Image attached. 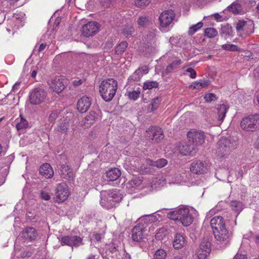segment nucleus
<instances>
[{
    "mask_svg": "<svg viewBox=\"0 0 259 259\" xmlns=\"http://www.w3.org/2000/svg\"><path fill=\"white\" fill-rule=\"evenodd\" d=\"M193 208L185 205H180L174 210L168 213L167 217L171 220L180 222L182 225L187 227L190 225L193 221L192 212L194 211Z\"/></svg>",
    "mask_w": 259,
    "mask_h": 259,
    "instance_id": "obj_1",
    "label": "nucleus"
},
{
    "mask_svg": "<svg viewBox=\"0 0 259 259\" xmlns=\"http://www.w3.org/2000/svg\"><path fill=\"white\" fill-rule=\"evenodd\" d=\"M118 88L117 81L112 78L102 80L99 85V93L106 102L112 100Z\"/></svg>",
    "mask_w": 259,
    "mask_h": 259,
    "instance_id": "obj_2",
    "label": "nucleus"
},
{
    "mask_svg": "<svg viewBox=\"0 0 259 259\" xmlns=\"http://www.w3.org/2000/svg\"><path fill=\"white\" fill-rule=\"evenodd\" d=\"M100 204L103 207L111 209L121 200V197L116 190L104 191L101 192Z\"/></svg>",
    "mask_w": 259,
    "mask_h": 259,
    "instance_id": "obj_3",
    "label": "nucleus"
},
{
    "mask_svg": "<svg viewBox=\"0 0 259 259\" xmlns=\"http://www.w3.org/2000/svg\"><path fill=\"white\" fill-rule=\"evenodd\" d=\"M237 146L236 141L231 142L229 139L222 137L217 143L216 153L220 157H226Z\"/></svg>",
    "mask_w": 259,
    "mask_h": 259,
    "instance_id": "obj_4",
    "label": "nucleus"
},
{
    "mask_svg": "<svg viewBox=\"0 0 259 259\" xmlns=\"http://www.w3.org/2000/svg\"><path fill=\"white\" fill-rule=\"evenodd\" d=\"M240 126L246 132H254L259 130V114L244 117L241 121Z\"/></svg>",
    "mask_w": 259,
    "mask_h": 259,
    "instance_id": "obj_5",
    "label": "nucleus"
},
{
    "mask_svg": "<svg viewBox=\"0 0 259 259\" xmlns=\"http://www.w3.org/2000/svg\"><path fill=\"white\" fill-rule=\"evenodd\" d=\"M160 26L163 31H166L172 25L176 20V15L174 11L168 10L163 11L159 17Z\"/></svg>",
    "mask_w": 259,
    "mask_h": 259,
    "instance_id": "obj_6",
    "label": "nucleus"
},
{
    "mask_svg": "<svg viewBox=\"0 0 259 259\" xmlns=\"http://www.w3.org/2000/svg\"><path fill=\"white\" fill-rule=\"evenodd\" d=\"M47 96V93L44 89L35 88L30 92L29 102L32 105H39L45 101Z\"/></svg>",
    "mask_w": 259,
    "mask_h": 259,
    "instance_id": "obj_7",
    "label": "nucleus"
},
{
    "mask_svg": "<svg viewBox=\"0 0 259 259\" xmlns=\"http://www.w3.org/2000/svg\"><path fill=\"white\" fill-rule=\"evenodd\" d=\"M236 29L239 35L242 37L253 32L254 24L251 20H241L237 24Z\"/></svg>",
    "mask_w": 259,
    "mask_h": 259,
    "instance_id": "obj_8",
    "label": "nucleus"
},
{
    "mask_svg": "<svg viewBox=\"0 0 259 259\" xmlns=\"http://www.w3.org/2000/svg\"><path fill=\"white\" fill-rule=\"evenodd\" d=\"M187 136L189 140L195 146H200L204 143L205 135L201 131L191 130L187 133Z\"/></svg>",
    "mask_w": 259,
    "mask_h": 259,
    "instance_id": "obj_9",
    "label": "nucleus"
},
{
    "mask_svg": "<svg viewBox=\"0 0 259 259\" xmlns=\"http://www.w3.org/2000/svg\"><path fill=\"white\" fill-rule=\"evenodd\" d=\"M211 250L210 242L207 239H203L196 251L198 258L199 259H207Z\"/></svg>",
    "mask_w": 259,
    "mask_h": 259,
    "instance_id": "obj_10",
    "label": "nucleus"
},
{
    "mask_svg": "<svg viewBox=\"0 0 259 259\" xmlns=\"http://www.w3.org/2000/svg\"><path fill=\"white\" fill-rule=\"evenodd\" d=\"M65 78L63 76H56L54 78L48 81L50 88L56 93L59 94L65 89Z\"/></svg>",
    "mask_w": 259,
    "mask_h": 259,
    "instance_id": "obj_11",
    "label": "nucleus"
},
{
    "mask_svg": "<svg viewBox=\"0 0 259 259\" xmlns=\"http://www.w3.org/2000/svg\"><path fill=\"white\" fill-rule=\"evenodd\" d=\"M99 30V25L96 22L90 21L84 24L82 28V33L86 37L96 34Z\"/></svg>",
    "mask_w": 259,
    "mask_h": 259,
    "instance_id": "obj_12",
    "label": "nucleus"
},
{
    "mask_svg": "<svg viewBox=\"0 0 259 259\" xmlns=\"http://www.w3.org/2000/svg\"><path fill=\"white\" fill-rule=\"evenodd\" d=\"M213 233L215 239L223 246L226 245L229 243L230 234L226 227L219 230H215Z\"/></svg>",
    "mask_w": 259,
    "mask_h": 259,
    "instance_id": "obj_13",
    "label": "nucleus"
},
{
    "mask_svg": "<svg viewBox=\"0 0 259 259\" xmlns=\"http://www.w3.org/2000/svg\"><path fill=\"white\" fill-rule=\"evenodd\" d=\"M147 133V136L154 142H159L164 138L161 128L157 126L150 127Z\"/></svg>",
    "mask_w": 259,
    "mask_h": 259,
    "instance_id": "obj_14",
    "label": "nucleus"
},
{
    "mask_svg": "<svg viewBox=\"0 0 259 259\" xmlns=\"http://www.w3.org/2000/svg\"><path fill=\"white\" fill-rule=\"evenodd\" d=\"M190 170L195 174H202L206 173L208 170L206 164L203 161L196 160L191 164Z\"/></svg>",
    "mask_w": 259,
    "mask_h": 259,
    "instance_id": "obj_15",
    "label": "nucleus"
},
{
    "mask_svg": "<svg viewBox=\"0 0 259 259\" xmlns=\"http://www.w3.org/2000/svg\"><path fill=\"white\" fill-rule=\"evenodd\" d=\"M147 184L145 181H141L140 179L134 178L128 184L127 188L129 193H136L137 190L142 189L143 187H146Z\"/></svg>",
    "mask_w": 259,
    "mask_h": 259,
    "instance_id": "obj_16",
    "label": "nucleus"
},
{
    "mask_svg": "<svg viewBox=\"0 0 259 259\" xmlns=\"http://www.w3.org/2000/svg\"><path fill=\"white\" fill-rule=\"evenodd\" d=\"M166 184V179L164 176L160 175L155 178H152L149 180L146 187H150L152 189H156L164 186Z\"/></svg>",
    "mask_w": 259,
    "mask_h": 259,
    "instance_id": "obj_17",
    "label": "nucleus"
},
{
    "mask_svg": "<svg viewBox=\"0 0 259 259\" xmlns=\"http://www.w3.org/2000/svg\"><path fill=\"white\" fill-rule=\"evenodd\" d=\"M187 241L185 236L181 233H177L174 235L172 240V246L175 249H180L185 247Z\"/></svg>",
    "mask_w": 259,
    "mask_h": 259,
    "instance_id": "obj_18",
    "label": "nucleus"
},
{
    "mask_svg": "<svg viewBox=\"0 0 259 259\" xmlns=\"http://www.w3.org/2000/svg\"><path fill=\"white\" fill-rule=\"evenodd\" d=\"M91 105V101L90 98L83 96L78 100L77 108L80 113H85L88 110Z\"/></svg>",
    "mask_w": 259,
    "mask_h": 259,
    "instance_id": "obj_19",
    "label": "nucleus"
},
{
    "mask_svg": "<svg viewBox=\"0 0 259 259\" xmlns=\"http://www.w3.org/2000/svg\"><path fill=\"white\" fill-rule=\"evenodd\" d=\"M127 91L126 95L131 100H137L139 97L141 93V89L139 86L126 85Z\"/></svg>",
    "mask_w": 259,
    "mask_h": 259,
    "instance_id": "obj_20",
    "label": "nucleus"
},
{
    "mask_svg": "<svg viewBox=\"0 0 259 259\" xmlns=\"http://www.w3.org/2000/svg\"><path fill=\"white\" fill-rule=\"evenodd\" d=\"M210 224L213 232L226 227L224 218L221 216L213 217L211 219Z\"/></svg>",
    "mask_w": 259,
    "mask_h": 259,
    "instance_id": "obj_21",
    "label": "nucleus"
},
{
    "mask_svg": "<svg viewBox=\"0 0 259 259\" xmlns=\"http://www.w3.org/2000/svg\"><path fill=\"white\" fill-rule=\"evenodd\" d=\"M22 237L28 241L34 240L37 236V233L35 228L33 227H27L25 228L22 232Z\"/></svg>",
    "mask_w": 259,
    "mask_h": 259,
    "instance_id": "obj_22",
    "label": "nucleus"
},
{
    "mask_svg": "<svg viewBox=\"0 0 259 259\" xmlns=\"http://www.w3.org/2000/svg\"><path fill=\"white\" fill-rule=\"evenodd\" d=\"M97 118V114L94 111H91L81 121V125L85 128L91 126L94 124Z\"/></svg>",
    "mask_w": 259,
    "mask_h": 259,
    "instance_id": "obj_23",
    "label": "nucleus"
},
{
    "mask_svg": "<svg viewBox=\"0 0 259 259\" xmlns=\"http://www.w3.org/2000/svg\"><path fill=\"white\" fill-rule=\"evenodd\" d=\"M39 173L46 178L49 179L53 176L54 170L49 163H46L40 167Z\"/></svg>",
    "mask_w": 259,
    "mask_h": 259,
    "instance_id": "obj_24",
    "label": "nucleus"
},
{
    "mask_svg": "<svg viewBox=\"0 0 259 259\" xmlns=\"http://www.w3.org/2000/svg\"><path fill=\"white\" fill-rule=\"evenodd\" d=\"M65 183L58 185L56 189V201L60 203L65 201Z\"/></svg>",
    "mask_w": 259,
    "mask_h": 259,
    "instance_id": "obj_25",
    "label": "nucleus"
},
{
    "mask_svg": "<svg viewBox=\"0 0 259 259\" xmlns=\"http://www.w3.org/2000/svg\"><path fill=\"white\" fill-rule=\"evenodd\" d=\"M144 228L141 226H136L132 230V238L135 241L140 242L143 237Z\"/></svg>",
    "mask_w": 259,
    "mask_h": 259,
    "instance_id": "obj_26",
    "label": "nucleus"
},
{
    "mask_svg": "<svg viewBox=\"0 0 259 259\" xmlns=\"http://www.w3.org/2000/svg\"><path fill=\"white\" fill-rule=\"evenodd\" d=\"M209 84V81L206 79H199L193 82L189 85V88L191 90L196 89L200 90L207 87Z\"/></svg>",
    "mask_w": 259,
    "mask_h": 259,
    "instance_id": "obj_27",
    "label": "nucleus"
},
{
    "mask_svg": "<svg viewBox=\"0 0 259 259\" xmlns=\"http://www.w3.org/2000/svg\"><path fill=\"white\" fill-rule=\"evenodd\" d=\"M82 244V239L77 236H66V245L77 247Z\"/></svg>",
    "mask_w": 259,
    "mask_h": 259,
    "instance_id": "obj_28",
    "label": "nucleus"
},
{
    "mask_svg": "<svg viewBox=\"0 0 259 259\" xmlns=\"http://www.w3.org/2000/svg\"><path fill=\"white\" fill-rule=\"evenodd\" d=\"M140 70H136L135 72L129 77L126 85L139 86L138 83L142 77V74L139 72Z\"/></svg>",
    "mask_w": 259,
    "mask_h": 259,
    "instance_id": "obj_29",
    "label": "nucleus"
},
{
    "mask_svg": "<svg viewBox=\"0 0 259 259\" xmlns=\"http://www.w3.org/2000/svg\"><path fill=\"white\" fill-rule=\"evenodd\" d=\"M146 163L147 165L151 166V167H156L157 168H161L164 167L167 164V161L164 158H161L156 161L147 159Z\"/></svg>",
    "mask_w": 259,
    "mask_h": 259,
    "instance_id": "obj_30",
    "label": "nucleus"
},
{
    "mask_svg": "<svg viewBox=\"0 0 259 259\" xmlns=\"http://www.w3.org/2000/svg\"><path fill=\"white\" fill-rule=\"evenodd\" d=\"M120 175V170L117 168H114L106 172L107 180L109 181H114L116 180Z\"/></svg>",
    "mask_w": 259,
    "mask_h": 259,
    "instance_id": "obj_31",
    "label": "nucleus"
},
{
    "mask_svg": "<svg viewBox=\"0 0 259 259\" xmlns=\"http://www.w3.org/2000/svg\"><path fill=\"white\" fill-rule=\"evenodd\" d=\"M127 24L125 25L122 30V33L126 37L128 38L132 36L135 31L133 23H131L130 20H127Z\"/></svg>",
    "mask_w": 259,
    "mask_h": 259,
    "instance_id": "obj_32",
    "label": "nucleus"
},
{
    "mask_svg": "<svg viewBox=\"0 0 259 259\" xmlns=\"http://www.w3.org/2000/svg\"><path fill=\"white\" fill-rule=\"evenodd\" d=\"M230 207H231L232 210L235 212V217H237V216L239 214V213L243 208L242 203L239 201L237 200L231 201L230 203Z\"/></svg>",
    "mask_w": 259,
    "mask_h": 259,
    "instance_id": "obj_33",
    "label": "nucleus"
},
{
    "mask_svg": "<svg viewBox=\"0 0 259 259\" xmlns=\"http://www.w3.org/2000/svg\"><path fill=\"white\" fill-rule=\"evenodd\" d=\"M221 33L226 39L231 37L233 35V30L231 26L228 24L222 25Z\"/></svg>",
    "mask_w": 259,
    "mask_h": 259,
    "instance_id": "obj_34",
    "label": "nucleus"
},
{
    "mask_svg": "<svg viewBox=\"0 0 259 259\" xmlns=\"http://www.w3.org/2000/svg\"><path fill=\"white\" fill-rule=\"evenodd\" d=\"M241 0H238L228 7L229 11L234 14H239L242 13V6L240 2Z\"/></svg>",
    "mask_w": 259,
    "mask_h": 259,
    "instance_id": "obj_35",
    "label": "nucleus"
},
{
    "mask_svg": "<svg viewBox=\"0 0 259 259\" xmlns=\"http://www.w3.org/2000/svg\"><path fill=\"white\" fill-rule=\"evenodd\" d=\"M228 109V107L225 104L220 105L218 107V119L219 121H222L224 120Z\"/></svg>",
    "mask_w": 259,
    "mask_h": 259,
    "instance_id": "obj_36",
    "label": "nucleus"
},
{
    "mask_svg": "<svg viewBox=\"0 0 259 259\" xmlns=\"http://www.w3.org/2000/svg\"><path fill=\"white\" fill-rule=\"evenodd\" d=\"M179 151L182 155L186 156L191 153L192 149L189 145L187 144L184 143L180 145Z\"/></svg>",
    "mask_w": 259,
    "mask_h": 259,
    "instance_id": "obj_37",
    "label": "nucleus"
},
{
    "mask_svg": "<svg viewBox=\"0 0 259 259\" xmlns=\"http://www.w3.org/2000/svg\"><path fill=\"white\" fill-rule=\"evenodd\" d=\"M153 257L154 259H166L167 252L164 249L159 248L155 251Z\"/></svg>",
    "mask_w": 259,
    "mask_h": 259,
    "instance_id": "obj_38",
    "label": "nucleus"
},
{
    "mask_svg": "<svg viewBox=\"0 0 259 259\" xmlns=\"http://www.w3.org/2000/svg\"><path fill=\"white\" fill-rule=\"evenodd\" d=\"M167 230L165 227L159 228L156 232L155 234V238L158 240H162L164 237L167 234Z\"/></svg>",
    "mask_w": 259,
    "mask_h": 259,
    "instance_id": "obj_39",
    "label": "nucleus"
},
{
    "mask_svg": "<svg viewBox=\"0 0 259 259\" xmlns=\"http://www.w3.org/2000/svg\"><path fill=\"white\" fill-rule=\"evenodd\" d=\"M17 124L16 127L18 131L26 128L28 125V122L26 120L21 116L20 119H17Z\"/></svg>",
    "mask_w": 259,
    "mask_h": 259,
    "instance_id": "obj_40",
    "label": "nucleus"
},
{
    "mask_svg": "<svg viewBox=\"0 0 259 259\" xmlns=\"http://www.w3.org/2000/svg\"><path fill=\"white\" fill-rule=\"evenodd\" d=\"M183 177L180 174H177L174 177L169 179V184H181L183 182Z\"/></svg>",
    "mask_w": 259,
    "mask_h": 259,
    "instance_id": "obj_41",
    "label": "nucleus"
},
{
    "mask_svg": "<svg viewBox=\"0 0 259 259\" xmlns=\"http://www.w3.org/2000/svg\"><path fill=\"white\" fill-rule=\"evenodd\" d=\"M203 26V23L202 22H199L196 24L190 26L189 28L188 33L190 35H192L197 32L199 29L202 28Z\"/></svg>",
    "mask_w": 259,
    "mask_h": 259,
    "instance_id": "obj_42",
    "label": "nucleus"
},
{
    "mask_svg": "<svg viewBox=\"0 0 259 259\" xmlns=\"http://www.w3.org/2000/svg\"><path fill=\"white\" fill-rule=\"evenodd\" d=\"M158 87V83L154 81H147L144 82L143 89L144 90H151L153 88H156Z\"/></svg>",
    "mask_w": 259,
    "mask_h": 259,
    "instance_id": "obj_43",
    "label": "nucleus"
},
{
    "mask_svg": "<svg viewBox=\"0 0 259 259\" xmlns=\"http://www.w3.org/2000/svg\"><path fill=\"white\" fill-rule=\"evenodd\" d=\"M181 64H182V61L180 59L174 61L167 66L165 70L167 72H170L177 68Z\"/></svg>",
    "mask_w": 259,
    "mask_h": 259,
    "instance_id": "obj_44",
    "label": "nucleus"
},
{
    "mask_svg": "<svg viewBox=\"0 0 259 259\" xmlns=\"http://www.w3.org/2000/svg\"><path fill=\"white\" fill-rule=\"evenodd\" d=\"M127 47V43L126 41H122L115 48V52L117 54H121L124 52Z\"/></svg>",
    "mask_w": 259,
    "mask_h": 259,
    "instance_id": "obj_45",
    "label": "nucleus"
},
{
    "mask_svg": "<svg viewBox=\"0 0 259 259\" xmlns=\"http://www.w3.org/2000/svg\"><path fill=\"white\" fill-rule=\"evenodd\" d=\"M218 34V31L213 28H207L204 30V34L209 38L214 37Z\"/></svg>",
    "mask_w": 259,
    "mask_h": 259,
    "instance_id": "obj_46",
    "label": "nucleus"
},
{
    "mask_svg": "<svg viewBox=\"0 0 259 259\" xmlns=\"http://www.w3.org/2000/svg\"><path fill=\"white\" fill-rule=\"evenodd\" d=\"M222 48L224 50L230 51H237L239 50L238 46L235 45L227 44L222 46Z\"/></svg>",
    "mask_w": 259,
    "mask_h": 259,
    "instance_id": "obj_47",
    "label": "nucleus"
},
{
    "mask_svg": "<svg viewBox=\"0 0 259 259\" xmlns=\"http://www.w3.org/2000/svg\"><path fill=\"white\" fill-rule=\"evenodd\" d=\"M155 37V33L154 31H150L145 37V41L148 44H154V38Z\"/></svg>",
    "mask_w": 259,
    "mask_h": 259,
    "instance_id": "obj_48",
    "label": "nucleus"
},
{
    "mask_svg": "<svg viewBox=\"0 0 259 259\" xmlns=\"http://www.w3.org/2000/svg\"><path fill=\"white\" fill-rule=\"evenodd\" d=\"M148 17L145 16L140 17L137 20V23L140 26H145L148 24Z\"/></svg>",
    "mask_w": 259,
    "mask_h": 259,
    "instance_id": "obj_49",
    "label": "nucleus"
},
{
    "mask_svg": "<svg viewBox=\"0 0 259 259\" xmlns=\"http://www.w3.org/2000/svg\"><path fill=\"white\" fill-rule=\"evenodd\" d=\"M151 0H135V5L137 7H145L148 5Z\"/></svg>",
    "mask_w": 259,
    "mask_h": 259,
    "instance_id": "obj_50",
    "label": "nucleus"
},
{
    "mask_svg": "<svg viewBox=\"0 0 259 259\" xmlns=\"http://www.w3.org/2000/svg\"><path fill=\"white\" fill-rule=\"evenodd\" d=\"M204 99L207 102H210L215 101L217 99L215 94L212 93H207L204 96Z\"/></svg>",
    "mask_w": 259,
    "mask_h": 259,
    "instance_id": "obj_51",
    "label": "nucleus"
},
{
    "mask_svg": "<svg viewBox=\"0 0 259 259\" xmlns=\"http://www.w3.org/2000/svg\"><path fill=\"white\" fill-rule=\"evenodd\" d=\"M64 60V54H59L54 58V62L55 64H59L61 63H63Z\"/></svg>",
    "mask_w": 259,
    "mask_h": 259,
    "instance_id": "obj_52",
    "label": "nucleus"
},
{
    "mask_svg": "<svg viewBox=\"0 0 259 259\" xmlns=\"http://www.w3.org/2000/svg\"><path fill=\"white\" fill-rule=\"evenodd\" d=\"M184 69L185 72L190 73L189 76L191 78L194 79L196 77V72L192 68L189 67L186 68L185 67H184Z\"/></svg>",
    "mask_w": 259,
    "mask_h": 259,
    "instance_id": "obj_53",
    "label": "nucleus"
},
{
    "mask_svg": "<svg viewBox=\"0 0 259 259\" xmlns=\"http://www.w3.org/2000/svg\"><path fill=\"white\" fill-rule=\"evenodd\" d=\"M67 170L68 171L67 172V175H66V179H67V177H68L69 180H73L74 178V172L71 168L69 167L68 166L66 165V171Z\"/></svg>",
    "mask_w": 259,
    "mask_h": 259,
    "instance_id": "obj_54",
    "label": "nucleus"
},
{
    "mask_svg": "<svg viewBox=\"0 0 259 259\" xmlns=\"http://www.w3.org/2000/svg\"><path fill=\"white\" fill-rule=\"evenodd\" d=\"M160 101V99L158 98H155L152 100L151 105L152 106L151 111H153L156 109Z\"/></svg>",
    "mask_w": 259,
    "mask_h": 259,
    "instance_id": "obj_55",
    "label": "nucleus"
},
{
    "mask_svg": "<svg viewBox=\"0 0 259 259\" xmlns=\"http://www.w3.org/2000/svg\"><path fill=\"white\" fill-rule=\"evenodd\" d=\"M146 165V166L145 165H143L142 166L140 167H139L138 166H137V165L136 164H134L135 167L138 169H140V170H144V172H151V170L150 169V167L151 166H149L146 163V160L145 161V163H144V165Z\"/></svg>",
    "mask_w": 259,
    "mask_h": 259,
    "instance_id": "obj_56",
    "label": "nucleus"
},
{
    "mask_svg": "<svg viewBox=\"0 0 259 259\" xmlns=\"http://www.w3.org/2000/svg\"><path fill=\"white\" fill-rule=\"evenodd\" d=\"M158 214L156 213H153L151 214H149V218H151V221L152 223H155L157 224V223L159 222L160 221L158 219V217H157Z\"/></svg>",
    "mask_w": 259,
    "mask_h": 259,
    "instance_id": "obj_57",
    "label": "nucleus"
},
{
    "mask_svg": "<svg viewBox=\"0 0 259 259\" xmlns=\"http://www.w3.org/2000/svg\"><path fill=\"white\" fill-rule=\"evenodd\" d=\"M106 248H108L111 252H113L117 250V246L113 243L106 245Z\"/></svg>",
    "mask_w": 259,
    "mask_h": 259,
    "instance_id": "obj_58",
    "label": "nucleus"
},
{
    "mask_svg": "<svg viewBox=\"0 0 259 259\" xmlns=\"http://www.w3.org/2000/svg\"><path fill=\"white\" fill-rule=\"evenodd\" d=\"M41 198L45 200H49L51 199V196L47 192L41 191L40 193Z\"/></svg>",
    "mask_w": 259,
    "mask_h": 259,
    "instance_id": "obj_59",
    "label": "nucleus"
},
{
    "mask_svg": "<svg viewBox=\"0 0 259 259\" xmlns=\"http://www.w3.org/2000/svg\"><path fill=\"white\" fill-rule=\"evenodd\" d=\"M137 70H140L139 72L142 74V76H143L144 74L148 73L149 71L148 68L146 66H142Z\"/></svg>",
    "mask_w": 259,
    "mask_h": 259,
    "instance_id": "obj_60",
    "label": "nucleus"
},
{
    "mask_svg": "<svg viewBox=\"0 0 259 259\" xmlns=\"http://www.w3.org/2000/svg\"><path fill=\"white\" fill-rule=\"evenodd\" d=\"M93 236L97 241H100L104 237L103 234H99L96 232L93 233Z\"/></svg>",
    "mask_w": 259,
    "mask_h": 259,
    "instance_id": "obj_61",
    "label": "nucleus"
},
{
    "mask_svg": "<svg viewBox=\"0 0 259 259\" xmlns=\"http://www.w3.org/2000/svg\"><path fill=\"white\" fill-rule=\"evenodd\" d=\"M149 217V215H144L142 219L143 221H144V223L145 224H151V218H148Z\"/></svg>",
    "mask_w": 259,
    "mask_h": 259,
    "instance_id": "obj_62",
    "label": "nucleus"
},
{
    "mask_svg": "<svg viewBox=\"0 0 259 259\" xmlns=\"http://www.w3.org/2000/svg\"><path fill=\"white\" fill-rule=\"evenodd\" d=\"M215 213V209L213 208L209 211L207 213L206 218L207 219H209L213 214Z\"/></svg>",
    "mask_w": 259,
    "mask_h": 259,
    "instance_id": "obj_63",
    "label": "nucleus"
},
{
    "mask_svg": "<svg viewBox=\"0 0 259 259\" xmlns=\"http://www.w3.org/2000/svg\"><path fill=\"white\" fill-rule=\"evenodd\" d=\"M234 259H246V256L245 255L237 253Z\"/></svg>",
    "mask_w": 259,
    "mask_h": 259,
    "instance_id": "obj_64",
    "label": "nucleus"
}]
</instances>
